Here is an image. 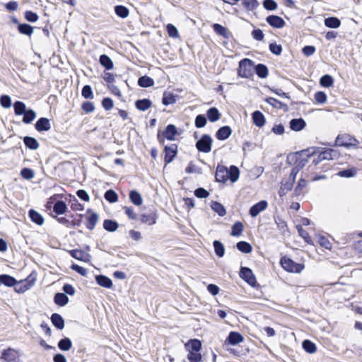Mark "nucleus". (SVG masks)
Here are the masks:
<instances>
[{"label": "nucleus", "mask_w": 362, "mask_h": 362, "mask_svg": "<svg viewBox=\"0 0 362 362\" xmlns=\"http://www.w3.org/2000/svg\"><path fill=\"white\" fill-rule=\"evenodd\" d=\"M0 103L4 108H8L11 105V98L7 95H3L0 98Z\"/></svg>", "instance_id": "62"}, {"label": "nucleus", "mask_w": 362, "mask_h": 362, "mask_svg": "<svg viewBox=\"0 0 362 362\" xmlns=\"http://www.w3.org/2000/svg\"><path fill=\"white\" fill-rule=\"evenodd\" d=\"M216 180L219 182H226L228 180V169L223 165H218L216 172Z\"/></svg>", "instance_id": "12"}, {"label": "nucleus", "mask_w": 362, "mask_h": 362, "mask_svg": "<svg viewBox=\"0 0 362 362\" xmlns=\"http://www.w3.org/2000/svg\"><path fill=\"white\" fill-rule=\"evenodd\" d=\"M25 18L29 22L34 23L38 20L39 17L36 13L31 11H27L25 13Z\"/></svg>", "instance_id": "61"}, {"label": "nucleus", "mask_w": 362, "mask_h": 362, "mask_svg": "<svg viewBox=\"0 0 362 362\" xmlns=\"http://www.w3.org/2000/svg\"><path fill=\"white\" fill-rule=\"evenodd\" d=\"M255 69L256 74L259 78H266L268 75V69L267 67L262 64H259L255 67H254Z\"/></svg>", "instance_id": "39"}, {"label": "nucleus", "mask_w": 362, "mask_h": 362, "mask_svg": "<svg viewBox=\"0 0 362 362\" xmlns=\"http://www.w3.org/2000/svg\"><path fill=\"white\" fill-rule=\"evenodd\" d=\"M269 50L274 54L280 55L282 52V47L276 43H271L269 45Z\"/></svg>", "instance_id": "63"}, {"label": "nucleus", "mask_w": 362, "mask_h": 362, "mask_svg": "<svg viewBox=\"0 0 362 362\" xmlns=\"http://www.w3.org/2000/svg\"><path fill=\"white\" fill-rule=\"evenodd\" d=\"M305 126V121L301 119H293L290 121V128L296 132L302 130Z\"/></svg>", "instance_id": "19"}, {"label": "nucleus", "mask_w": 362, "mask_h": 362, "mask_svg": "<svg viewBox=\"0 0 362 362\" xmlns=\"http://www.w3.org/2000/svg\"><path fill=\"white\" fill-rule=\"evenodd\" d=\"M51 321L52 324L59 329H62L64 327V320L59 314H52L51 316Z\"/></svg>", "instance_id": "22"}, {"label": "nucleus", "mask_w": 362, "mask_h": 362, "mask_svg": "<svg viewBox=\"0 0 362 362\" xmlns=\"http://www.w3.org/2000/svg\"><path fill=\"white\" fill-rule=\"evenodd\" d=\"M18 29L21 34L26 35L28 36H30L33 33V28L29 24H19Z\"/></svg>", "instance_id": "41"}, {"label": "nucleus", "mask_w": 362, "mask_h": 362, "mask_svg": "<svg viewBox=\"0 0 362 362\" xmlns=\"http://www.w3.org/2000/svg\"><path fill=\"white\" fill-rule=\"evenodd\" d=\"M115 13L120 18H127L129 14V9L122 5H118L115 7Z\"/></svg>", "instance_id": "42"}, {"label": "nucleus", "mask_w": 362, "mask_h": 362, "mask_svg": "<svg viewBox=\"0 0 362 362\" xmlns=\"http://www.w3.org/2000/svg\"><path fill=\"white\" fill-rule=\"evenodd\" d=\"M294 182L288 180L287 181H283L281 182V185L280 189L279 191V194L280 197H284L286 195L289 191H291L293 187Z\"/></svg>", "instance_id": "18"}, {"label": "nucleus", "mask_w": 362, "mask_h": 362, "mask_svg": "<svg viewBox=\"0 0 362 362\" xmlns=\"http://www.w3.org/2000/svg\"><path fill=\"white\" fill-rule=\"evenodd\" d=\"M13 107L16 115H22L27 110L25 103L21 101L15 102Z\"/></svg>", "instance_id": "45"}, {"label": "nucleus", "mask_w": 362, "mask_h": 362, "mask_svg": "<svg viewBox=\"0 0 362 362\" xmlns=\"http://www.w3.org/2000/svg\"><path fill=\"white\" fill-rule=\"evenodd\" d=\"M151 104L149 99L138 100L135 102L136 107L141 111H146L151 106Z\"/></svg>", "instance_id": "26"}, {"label": "nucleus", "mask_w": 362, "mask_h": 362, "mask_svg": "<svg viewBox=\"0 0 362 362\" xmlns=\"http://www.w3.org/2000/svg\"><path fill=\"white\" fill-rule=\"evenodd\" d=\"M254 62L249 59H243L239 62L238 75L242 78H250L253 74Z\"/></svg>", "instance_id": "4"}, {"label": "nucleus", "mask_w": 362, "mask_h": 362, "mask_svg": "<svg viewBox=\"0 0 362 362\" xmlns=\"http://www.w3.org/2000/svg\"><path fill=\"white\" fill-rule=\"evenodd\" d=\"M23 115V122L25 124H30L36 117L35 112L31 109L27 110Z\"/></svg>", "instance_id": "40"}, {"label": "nucleus", "mask_w": 362, "mask_h": 362, "mask_svg": "<svg viewBox=\"0 0 362 362\" xmlns=\"http://www.w3.org/2000/svg\"><path fill=\"white\" fill-rule=\"evenodd\" d=\"M236 247L238 250L244 253H250L252 250L251 245L245 241L238 242L236 245Z\"/></svg>", "instance_id": "47"}, {"label": "nucleus", "mask_w": 362, "mask_h": 362, "mask_svg": "<svg viewBox=\"0 0 362 362\" xmlns=\"http://www.w3.org/2000/svg\"><path fill=\"white\" fill-rule=\"evenodd\" d=\"M0 360L4 362H22L18 351L12 348L3 350Z\"/></svg>", "instance_id": "7"}, {"label": "nucleus", "mask_w": 362, "mask_h": 362, "mask_svg": "<svg viewBox=\"0 0 362 362\" xmlns=\"http://www.w3.org/2000/svg\"><path fill=\"white\" fill-rule=\"evenodd\" d=\"M54 303L60 306H64L69 302V298L63 293H57L54 298Z\"/></svg>", "instance_id": "27"}, {"label": "nucleus", "mask_w": 362, "mask_h": 362, "mask_svg": "<svg viewBox=\"0 0 362 362\" xmlns=\"http://www.w3.org/2000/svg\"><path fill=\"white\" fill-rule=\"evenodd\" d=\"M177 134V129L175 125L169 124L166 127L165 130L163 132L164 136L170 141L175 140V137Z\"/></svg>", "instance_id": "15"}, {"label": "nucleus", "mask_w": 362, "mask_h": 362, "mask_svg": "<svg viewBox=\"0 0 362 362\" xmlns=\"http://www.w3.org/2000/svg\"><path fill=\"white\" fill-rule=\"evenodd\" d=\"M59 348L62 351H69L72 346V342L69 338H64L58 343Z\"/></svg>", "instance_id": "48"}, {"label": "nucleus", "mask_w": 362, "mask_h": 362, "mask_svg": "<svg viewBox=\"0 0 362 362\" xmlns=\"http://www.w3.org/2000/svg\"><path fill=\"white\" fill-rule=\"evenodd\" d=\"M316 153L317 152L314 148L303 150L300 152L289 155L288 156V160L289 162L293 161L294 166L301 170L308 163L310 157Z\"/></svg>", "instance_id": "1"}, {"label": "nucleus", "mask_w": 362, "mask_h": 362, "mask_svg": "<svg viewBox=\"0 0 362 362\" xmlns=\"http://www.w3.org/2000/svg\"><path fill=\"white\" fill-rule=\"evenodd\" d=\"M138 84L141 87L148 88L153 86L154 81L149 76H144L139 78Z\"/></svg>", "instance_id": "31"}, {"label": "nucleus", "mask_w": 362, "mask_h": 362, "mask_svg": "<svg viewBox=\"0 0 362 362\" xmlns=\"http://www.w3.org/2000/svg\"><path fill=\"white\" fill-rule=\"evenodd\" d=\"M100 63L107 70H110L113 68V62L112 59L106 54H102L100 57Z\"/></svg>", "instance_id": "32"}, {"label": "nucleus", "mask_w": 362, "mask_h": 362, "mask_svg": "<svg viewBox=\"0 0 362 362\" xmlns=\"http://www.w3.org/2000/svg\"><path fill=\"white\" fill-rule=\"evenodd\" d=\"M280 264L284 270L291 273H300L305 268L303 264L296 263L287 257H281Z\"/></svg>", "instance_id": "3"}, {"label": "nucleus", "mask_w": 362, "mask_h": 362, "mask_svg": "<svg viewBox=\"0 0 362 362\" xmlns=\"http://www.w3.org/2000/svg\"><path fill=\"white\" fill-rule=\"evenodd\" d=\"M209 120L211 122L218 121L221 117V114L216 107H211L206 112Z\"/></svg>", "instance_id": "24"}, {"label": "nucleus", "mask_w": 362, "mask_h": 362, "mask_svg": "<svg viewBox=\"0 0 362 362\" xmlns=\"http://www.w3.org/2000/svg\"><path fill=\"white\" fill-rule=\"evenodd\" d=\"M211 207L213 211L217 213L220 216H223L226 214V210L225 207L219 202H213Z\"/></svg>", "instance_id": "33"}, {"label": "nucleus", "mask_w": 362, "mask_h": 362, "mask_svg": "<svg viewBox=\"0 0 362 362\" xmlns=\"http://www.w3.org/2000/svg\"><path fill=\"white\" fill-rule=\"evenodd\" d=\"M242 5L247 11L256 9L259 4L257 0H243Z\"/></svg>", "instance_id": "38"}, {"label": "nucleus", "mask_w": 362, "mask_h": 362, "mask_svg": "<svg viewBox=\"0 0 362 362\" xmlns=\"http://www.w3.org/2000/svg\"><path fill=\"white\" fill-rule=\"evenodd\" d=\"M325 26L330 28H338L341 25V21L336 17H329L325 19Z\"/></svg>", "instance_id": "29"}, {"label": "nucleus", "mask_w": 362, "mask_h": 362, "mask_svg": "<svg viewBox=\"0 0 362 362\" xmlns=\"http://www.w3.org/2000/svg\"><path fill=\"white\" fill-rule=\"evenodd\" d=\"M315 100L317 103L323 104L327 100V95L324 92H317L315 95Z\"/></svg>", "instance_id": "64"}, {"label": "nucleus", "mask_w": 362, "mask_h": 362, "mask_svg": "<svg viewBox=\"0 0 362 362\" xmlns=\"http://www.w3.org/2000/svg\"><path fill=\"white\" fill-rule=\"evenodd\" d=\"M240 176V170L239 169L235 166L231 165L228 169V179L232 182H236Z\"/></svg>", "instance_id": "30"}, {"label": "nucleus", "mask_w": 362, "mask_h": 362, "mask_svg": "<svg viewBox=\"0 0 362 362\" xmlns=\"http://www.w3.org/2000/svg\"><path fill=\"white\" fill-rule=\"evenodd\" d=\"M232 133V130L230 127L224 126L221 127L216 134V136L218 140H225L228 139Z\"/></svg>", "instance_id": "14"}, {"label": "nucleus", "mask_w": 362, "mask_h": 362, "mask_svg": "<svg viewBox=\"0 0 362 362\" xmlns=\"http://www.w3.org/2000/svg\"><path fill=\"white\" fill-rule=\"evenodd\" d=\"M333 78L329 75H325L320 78V84L324 87H330L333 84Z\"/></svg>", "instance_id": "55"}, {"label": "nucleus", "mask_w": 362, "mask_h": 362, "mask_svg": "<svg viewBox=\"0 0 362 362\" xmlns=\"http://www.w3.org/2000/svg\"><path fill=\"white\" fill-rule=\"evenodd\" d=\"M66 209V205L63 201H57L54 205L53 211L57 214H63Z\"/></svg>", "instance_id": "44"}, {"label": "nucleus", "mask_w": 362, "mask_h": 362, "mask_svg": "<svg viewBox=\"0 0 362 362\" xmlns=\"http://www.w3.org/2000/svg\"><path fill=\"white\" fill-rule=\"evenodd\" d=\"M35 129L38 132H47L51 129L50 122L47 118L40 117L35 123Z\"/></svg>", "instance_id": "13"}, {"label": "nucleus", "mask_w": 362, "mask_h": 362, "mask_svg": "<svg viewBox=\"0 0 362 362\" xmlns=\"http://www.w3.org/2000/svg\"><path fill=\"white\" fill-rule=\"evenodd\" d=\"M98 220V216L96 213H92L88 217V223H87V228L89 230H93Z\"/></svg>", "instance_id": "49"}, {"label": "nucleus", "mask_w": 362, "mask_h": 362, "mask_svg": "<svg viewBox=\"0 0 362 362\" xmlns=\"http://www.w3.org/2000/svg\"><path fill=\"white\" fill-rule=\"evenodd\" d=\"M187 351H189L187 358L190 362H199L202 355L199 351L202 348V343L198 339H190L185 345Z\"/></svg>", "instance_id": "2"}, {"label": "nucleus", "mask_w": 362, "mask_h": 362, "mask_svg": "<svg viewBox=\"0 0 362 362\" xmlns=\"http://www.w3.org/2000/svg\"><path fill=\"white\" fill-rule=\"evenodd\" d=\"M21 176L26 179V180H30L34 177L35 173L34 171L30 168H23L21 172Z\"/></svg>", "instance_id": "60"}, {"label": "nucleus", "mask_w": 362, "mask_h": 362, "mask_svg": "<svg viewBox=\"0 0 362 362\" xmlns=\"http://www.w3.org/2000/svg\"><path fill=\"white\" fill-rule=\"evenodd\" d=\"M357 174V169L356 168H351L349 169L341 170L338 173V175L341 177H352Z\"/></svg>", "instance_id": "46"}, {"label": "nucleus", "mask_w": 362, "mask_h": 362, "mask_svg": "<svg viewBox=\"0 0 362 362\" xmlns=\"http://www.w3.org/2000/svg\"><path fill=\"white\" fill-rule=\"evenodd\" d=\"M275 223L281 232L284 234L288 230V227L286 221L279 217L275 218Z\"/></svg>", "instance_id": "54"}, {"label": "nucleus", "mask_w": 362, "mask_h": 362, "mask_svg": "<svg viewBox=\"0 0 362 362\" xmlns=\"http://www.w3.org/2000/svg\"><path fill=\"white\" fill-rule=\"evenodd\" d=\"M320 153L324 160H333L337 158L339 156L338 152L336 150L332 148L325 149L320 152Z\"/></svg>", "instance_id": "16"}, {"label": "nucleus", "mask_w": 362, "mask_h": 362, "mask_svg": "<svg viewBox=\"0 0 362 362\" xmlns=\"http://www.w3.org/2000/svg\"><path fill=\"white\" fill-rule=\"evenodd\" d=\"M95 280L98 284L104 288H110L112 286V280L106 276L98 275L95 277Z\"/></svg>", "instance_id": "17"}, {"label": "nucleus", "mask_w": 362, "mask_h": 362, "mask_svg": "<svg viewBox=\"0 0 362 362\" xmlns=\"http://www.w3.org/2000/svg\"><path fill=\"white\" fill-rule=\"evenodd\" d=\"M212 138L208 134H204L196 143L197 150L203 153H209L211 151Z\"/></svg>", "instance_id": "6"}, {"label": "nucleus", "mask_w": 362, "mask_h": 362, "mask_svg": "<svg viewBox=\"0 0 362 362\" xmlns=\"http://www.w3.org/2000/svg\"><path fill=\"white\" fill-rule=\"evenodd\" d=\"M214 30L216 32V34L223 36L224 37H228V30L227 29L222 26L220 24L215 23L213 25Z\"/></svg>", "instance_id": "51"}, {"label": "nucleus", "mask_w": 362, "mask_h": 362, "mask_svg": "<svg viewBox=\"0 0 362 362\" xmlns=\"http://www.w3.org/2000/svg\"><path fill=\"white\" fill-rule=\"evenodd\" d=\"M252 120L254 124L259 127H262L265 123L264 115L257 110L252 113Z\"/></svg>", "instance_id": "20"}, {"label": "nucleus", "mask_w": 362, "mask_h": 362, "mask_svg": "<svg viewBox=\"0 0 362 362\" xmlns=\"http://www.w3.org/2000/svg\"><path fill=\"white\" fill-rule=\"evenodd\" d=\"M268 206V203L265 200H262L258 203L254 204L250 209V214L252 217H256L262 211H264Z\"/></svg>", "instance_id": "10"}, {"label": "nucleus", "mask_w": 362, "mask_h": 362, "mask_svg": "<svg viewBox=\"0 0 362 362\" xmlns=\"http://www.w3.org/2000/svg\"><path fill=\"white\" fill-rule=\"evenodd\" d=\"M243 340L244 337L240 333L235 332H231L228 337V341L232 345L238 344Z\"/></svg>", "instance_id": "23"}, {"label": "nucleus", "mask_w": 362, "mask_h": 362, "mask_svg": "<svg viewBox=\"0 0 362 362\" xmlns=\"http://www.w3.org/2000/svg\"><path fill=\"white\" fill-rule=\"evenodd\" d=\"M129 199L131 202L136 206H141L143 203L141 194L134 190L130 192Z\"/></svg>", "instance_id": "36"}, {"label": "nucleus", "mask_w": 362, "mask_h": 362, "mask_svg": "<svg viewBox=\"0 0 362 362\" xmlns=\"http://www.w3.org/2000/svg\"><path fill=\"white\" fill-rule=\"evenodd\" d=\"M263 6L268 11H275L277 8L278 5L274 0H264L263 1Z\"/></svg>", "instance_id": "57"}, {"label": "nucleus", "mask_w": 362, "mask_h": 362, "mask_svg": "<svg viewBox=\"0 0 362 362\" xmlns=\"http://www.w3.org/2000/svg\"><path fill=\"white\" fill-rule=\"evenodd\" d=\"M70 254L72 257L78 260H83L87 255L85 252L81 250H72L70 251Z\"/></svg>", "instance_id": "53"}, {"label": "nucleus", "mask_w": 362, "mask_h": 362, "mask_svg": "<svg viewBox=\"0 0 362 362\" xmlns=\"http://www.w3.org/2000/svg\"><path fill=\"white\" fill-rule=\"evenodd\" d=\"M240 276L251 286L255 287L256 286V278L252 271L250 268L241 267L240 271Z\"/></svg>", "instance_id": "8"}, {"label": "nucleus", "mask_w": 362, "mask_h": 362, "mask_svg": "<svg viewBox=\"0 0 362 362\" xmlns=\"http://www.w3.org/2000/svg\"><path fill=\"white\" fill-rule=\"evenodd\" d=\"M165 153V162L166 164L171 163L177 153V146L172 144L169 146H166L164 148Z\"/></svg>", "instance_id": "9"}, {"label": "nucleus", "mask_w": 362, "mask_h": 362, "mask_svg": "<svg viewBox=\"0 0 362 362\" xmlns=\"http://www.w3.org/2000/svg\"><path fill=\"white\" fill-rule=\"evenodd\" d=\"M156 215L154 213L144 214L141 216V221L143 223L148 224L149 226L153 225L156 223Z\"/></svg>", "instance_id": "21"}, {"label": "nucleus", "mask_w": 362, "mask_h": 362, "mask_svg": "<svg viewBox=\"0 0 362 362\" xmlns=\"http://www.w3.org/2000/svg\"><path fill=\"white\" fill-rule=\"evenodd\" d=\"M0 283L4 284L5 286L11 287L13 286L16 284V280L9 275L2 274L0 275Z\"/></svg>", "instance_id": "34"}, {"label": "nucleus", "mask_w": 362, "mask_h": 362, "mask_svg": "<svg viewBox=\"0 0 362 362\" xmlns=\"http://www.w3.org/2000/svg\"><path fill=\"white\" fill-rule=\"evenodd\" d=\"M302 346L304 350L309 354H314L317 351L316 345L308 339L304 340Z\"/></svg>", "instance_id": "35"}, {"label": "nucleus", "mask_w": 362, "mask_h": 362, "mask_svg": "<svg viewBox=\"0 0 362 362\" xmlns=\"http://www.w3.org/2000/svg\"><path fill=\"white\" fill-rule=\"evenodd\" d=\"M81 95L83 98L86 99H92L93 98V94L92 91V88L90 86L86 85L82 88Z\"/></svg>", "instance_id": "56"}, {"label": "nucleus", "mask_w": 362, "mask_h": 362, "mask_svg": "<svg viewBox=\"0 0 362 362\" xmlns=\"http://www.w3.org/2000/svg\"><path fill=\"white\" fill-rule=\"evenodd\" d=\"M206 124V118L204 115H199L195 118V126L197 128H202Z\"/></svg>", "instance_id": "58"}, {"label": "nucleus", "mask_w": 362, "mask_h": 362, "mask_svg": "<svg viewBox=\"0 0 362 362\" xmlns=\"http://www.w3.org/2000/svg\"><path fill=\"white\" fill-rule=\"evenodd\" d=\"M176 101L175 96L170 93H164L162 102L165 105L173 104Z\"/></svg>", "instance_id": "59"}, {"label": "nucleus", "mask_w": 362, "mask_h": 362, "mask_svg": "<svg viewBox=\"0 0 362 362\" xmlns=\"http://www.w3.org/2000/svg\"><path fill=\"white\" fill-rule=\"evenodd\" d=\"M25 145L32 150H36L39 148L38 141L33 137L25 136L23 139Z\"/></svg>", "instance_id": "28"}, {"label": "nucleus", "mask_w": 362, "mask_h": 362, "mask_svg": "<svg viewBox=\"0 0 362 362\" xmlns=\"http://www.w3.org/2000/svg\"><path fill=\"white\" fill-rule=\"evenodd\" d=\"M105 199L110 203H115L118 200V196L117 193L112 190L109 189L105 193Z\"/></svg>", "instance_id": "52"}, {"label": "nucleus", "mask_w": 362, "mask_h": 362, "mask_svg": "<svg viewBox=\"0 0 362 362\" xmlns=\"http://www.w3.org/2000/svg\"><path fill=\"white\" fill-rule=\"evenodd\" d=\"M266 21L270 26L275 28H281L286 24L284 20L282 18L275 15H271L267 17Z\"/></svg>", "instance_id": "11"}, {"label": "nucleus", "mask_w": 362, "mask_h": 362, "mask_svg": "<svg viewBox=\"0 0 362 362\" xmlns=\"http://www.w3.org/2000/svg\"><path fill=\"white\" fill-rule=\"evenodd\" d=\"M29 216L33 222L39 226H42L44 223V218L42 216L34 209H30L29 211Z\"/></svg>", "instance_id": "25"}, {"label": "nucleus", "mask_w": 362, "mask_h": 362, "mask_svg": "<svg viewBox=\"0 0 362 362\" xmlns=\"http://www.w3.org/2000/svg\"><path fill=\"white\" fill-rule=\"evenodd\" d=\"M358 140L349 134H345L339 135L336 139V145L339 146H343L347 148L350 147L358 148Z\"/></svg>", "instance_id": "5"}, {"label": "nucleus", "mask_w": 362, "mask_h": 362, "mask_svg": "<svg viewBox=\"0 0 362 362\" xmlns=\"http://www.w3.org/2000/svg\"><path fill=\"white\" fill-rule=\"evenodd\" d=\"M214 247L216 255L219 257H222L225 253V248L223 245L218 240H215L214 242Z\"/></svg>", "instance_id": "50"}, {"label": "nucleus", "mask_w": 362, "mask_h": 362, "mask_svg": "<svg viewBox=\"0 0 362 362\" xmlns=\"http://www.w3.org/2000/svg\"><path fill=\"white\" fill-rule=\"evenodd\" d=\"M118 227V223L115 221L107 219L103 222V228L107 231L114 232Z\"/></svg>", "instance_id": "37"}, {"label": "nucleus", "mask_w": 362, "mask_h": 362, "mask_svg": "<svg viewBox=\"0 0 362 362\" xmlns=\"http://www.w3.org/2000/svg\"><path fill=\"white\" fill-rule=\"evenodd\" d=\"M244 229V226L241 222L237 221L232 226L230 235L232 236H240Z\"/></svg>", "instance_id": "43"}]
</instances>
